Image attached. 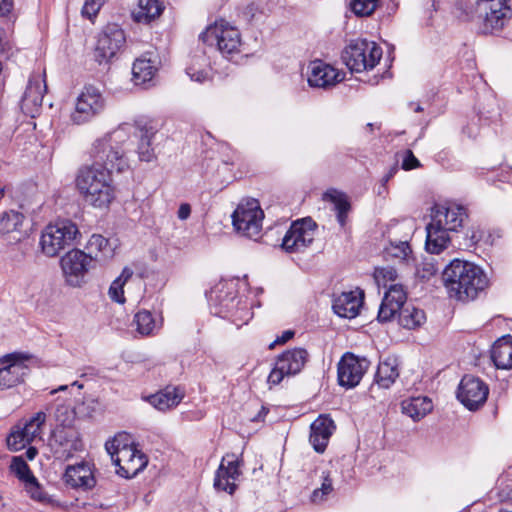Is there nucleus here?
Segmentation results:
<instances>
[{"instance_id": "obj_13", "label": "nucleus", "mask_w": 512, "mask_h": 512, "mask_svg": "<svg viewBox=\"0 0 512 512\" xmlns=\"http://www.w3.org/2000/svg\"><path fill=\"white\" fill-rule=\"evenodd\" d=\"M30 358L24 353H10L3 356L0 362L4 364L0 368V391L10 389L24 382L29 368L25 361Z\"/></svg>"}, {"instance_id": "obj_17", "label": "nucleus", "mask_w": 512, "mask_h": 512, "mask_svg": "<svg viewBox=\"0 0 512 512\" xmlns=\"http://www.w3.org/2000/svg\"><path fill=\"white\" fill-rule=\"evenodd\" d=\"M94 266L91 255L79 249H72L61 258V267L64 274L69 277L72 285L79 284V278L83 277Z\"/></svg>"}, {"instance_id": "obj_1", "label": "nucleus", "mask_w": 512, "mask_h": 512, "mask_svg": "<svg viewBox=\"0 0 512 512\" xmlns=\"http://www.w3.org/2000/svg\"><path fill=\"white\" fill-rule=\"evenodd\" d=\"M442 280L449 297L463 303L475 300L489 286L480 266L458 258L444 268Z\"/></svg>"}, {"instance_id": "obj_27", "label": "nucleus", "mask_w": 512, "mask_h": 512, "mask_svg": "<svg viewBox=\"0 0 512 512\" xmlns=\"http://www.w3.org/2000/svg\"><path fill=\"white\" fill-rule=\"evenodd\" d=\"M111 174L107 170L96 166V163L93 162L91 166H85L79 170L76 177V187L84 197L96 181L107 178Z\"/></svg>"}, {"instance_id": "obj_42", "label": "nucleus", "mask_w": 512, "mask_h": 512, "mask_svg": "<svg viewBox=\"0 0 512 512\" xmlns=\"http://www.w3.org/2000/svg\"><path fill=\"white\" fill-rule=\"evenodd\" d=\"M10 469L24 484L35 477L27 462L21 456H14L12 458Z\"/></svg>"}, {"instance_id": "obj_40", "label": "nucleus", "mask_w": 512, "mask_h": 512, "mask_svg": "<svg viewBox=\"0 0 512 512\" xmlns=\"http://www.w3.org/2000/svg\"><path fill=\"white\" fill-rule=\"evenodd\" d=\"M238 298L235 292H220L216 295L214 303L211 306V311L214 315L222 317L224 312L228 308H233L236 305L235 300Z\"/></svg>"}, {"instance_id": "obj_48", "label": "nucleus", "mask_w": 512, "mask_h": 512, "mask_svg": "<svg viewBox=\"0 0 512 512\" xmlns=\"http://www.w3.org/2000/svg\"><path fill=\"white\" fill-rule=\"evenodd\" d=\"M397 277L396 269L391 266L376 268L374 271V279L379 286L386 287L388 282H394Z\"/></svg>"}, {"instance_id": "obj_51", "label": "nucleus", "mask_w": 512, "mask_h": 512, "mask_svg": "<svg viewBox=\"0 0 512 512\" xmlns=\"http://www.w3.org/2000/svg\"><path fill=\"white\" fill-rule=\"evenodd\" d=\"M333 490L332 479L329 474L323 476V482L319 489H315L311 495V501L313 503L321 502L324 496L331 493Z\"/></svg>"}, {"instance_id": "obj_49", "label": "nucleus", "mask_w": 512, "mask_h": 512, "mask_svg": "<svg viewBox=\"0 0 512 512\" xmlns=\"http://www.w3.org/2000/svg\"><path fill=\"white\" fill-rule=\"evenodd\" d=\"M29 443L30 439L20 429L12 431L7 437V446L11 451H19Z\"/></svg>"}, {"instance_id": "obj_23", "label": "nucleus", "mask_w": 512, "mask_h": 512, "mask_svg": "<svg viewBox=\"0 0 512 512\" xmlns=\"http://www.w3.org/2000/svg\"><path fill=\"white\" fill-rule=\"evenodd\" d=\"M64 480L70 487L81 488L84 491L90 490L96 485L90 468L84 463L67 467Z\"/></svg>"}, {"instance_id": "obj_22", "label": "nucleus", "mask_w": 512, "mask_h": 512, "mask_svg": "<svg viewBox=\"0 0 512 512\" xmlns=\"http://www.w3.org/2000/svg\"><path fill=\"white\" fill-rule=\"evenodd\" d=\"M111 181V176L96 181L84 196L85 201L94 207H107L115 197L114 187L111 185Z\"/></svg>"}, {"instance_id": "obj_63", "label": "nucleus", "mask_w": 512, "mask_h": 512, "mask_svg": "<svg viewBox=\"0 0 512 512\" xmlns=\"http://www.w3.org/2000/svg\"><path fill=\"white\" fill-rule=\"evenodd\" d=\"M268 412H269V409L262 406L259 413L255 417L252 418V421L259 422V421L264 420V418L268 414Z\"/></svg>"}, {"instance_id": "obj_16", "label": "nucleus", "mask_w": 512, "mask_h": 512, "mask_svg": "<svg viewBox=\"0 0 512 512\" xmlns=\"http://www.w3.org/2000/svg\"><path fill=\"white\" fill-rule=\"evenodd\" d=\"M147 457L133 445L123 444L120 455L114 459L117 474L124 478L136 476L147 466Z\"/></svg>"}, {"instance_id": "obj_4", "label": "nucleus", "mask_w": 512, "mask_h": 512, "mask_svg": "<svg viewBox=\"0 0 512 512\" xmlns=\"http://www.w3.org/2000/svg\"><path fill=\"white\" fill-rule=\"evenodd\" d=\"M79 236L78 226L69 219H61L50 223L41 234L40 246L42 252L48 257H55L66 248L74 246Z\"/></svg>"}, {"instance_id": "obj_15", "label": "nucleus", "mask_w": 512, "mask_h": 512, "mask_svg": "<svg viewBox=\"0 0 512 512\" xmlns=\"http://www.w3.org/2000/svg\"><path fill=\"white\" fill-rule=\"evenodd\" d=\"M242 464V459L233 453L223 456L214 478L215 489L225 491L230 495L234 494L237 489L235 481L242 474L240 470Z\"/></svg>"}, {"instance_id": "obj_9", "label": "nucleus", "mask_w": 512, "mask_h": 512, "mask_svg": "<svg viewBox=\"0 0 512 512\" xmlns=\"http://www.w3.org/2000/svg\"><path fill=\"white\" fill-rule=\"evenodd\" d=\"M126 37L123 29L116 23L107 24L99 34L94 50L95 60L99 63H109L124 47Z\"/></svg>"}, {"instance_id": "obj_5", "label": "nucleus", "mask_w": 512, "mask_h": 512, "mask_svg": "<svg viewBox=\"0 0 512 512\" xmlns=\"http://www.w3.org/2000/svg\"><path fill=\"white\" fill-rule=\"evenodd\" d=\"M382 48L366 39L351 40L343 49L341 59L351 72L372 70L382 57Z\"/></svg>"}, {"instance_id": "obj_3", "label": "nucleus", "mask_w": 512, "mask_h": 512, "mask_svg": "<svg viewBox=\"0 0 512 512\" xmlns=\"http://www.w3.org/2000/svg\"><path fill=\"white\" fill-rule=\"evenodd\" d=\"M127 140L128 134L123 127L97 139L91 150L93 162L110 173L124 171L128 168L125 147Z\"/></svg>"}, {"instance_id": "obj_46", "label": "nucleus", "mask_w": 512, "mask_h": 512, "mask_svg": "<svg viewBox=\"0 0 512 512\" xmlns=\"http://www.w3.org/2000/svg\"><path fill=\"white\" fill-rule=\"evenodd\" d=\"M437 272L438 267L435 260L433 258H426L421 264L417 265L415 274L424 282L435 276Z\"/></svg>"}, {"instance_id": "obj_54", "label": "nucleus", "mask_w": 512, "mask_h": 512, "mask_svg": "<svg viewBox=\"0 0 512 512\" xmlns=\"http://www.w3.org/2000/svg\"><path fill=\"white\" fill-rule=\"evenodd\" d=\"M285 376H289L288 372L278 364V361H276L274 368L268 376L267 382L270 386L278 385Z\"/></svg>"}, {"instance_id": "obj_32", "label": "nucleus", "mask_w": 512, "mask_h": 512, "mask_svg": "<svg viewBox=\"0 0 512 512\" xmlns=\"http://www.w3.org/2000/svg\"><path fill=\"white\" fill-rule=\"evenodd\" d=\"M157 67L155 61L151 58H147L146 55L136 59L132 67V80L135 85H145L152 81Z\"/></svg>"}, {"instance_id": "obj_59", "label": "nucleus", "mask_w": 512, "mask_h": 512, "mask_svg": "<svg viewBox=\"0 0 512 512\" xmlns=\"http://www.w3.org/2000/svg\"><path fill=\"white\" fill-rule=\"evenodd\" d=\"M13 9V0H0V17L7 16Z\"/></svg>"}, {"instance_id": "obj_34", "label": "nucleus", "mask_w": 512, "mask_h": 512, "mask_svg": "<svg viewBox=\"0 0 512 512\" xmlns=\"http://www.w3.org/2000/svg\"><path fill=\"white\" fill-rule=\"evenodd\" d=\"M399 377L396 359H386L380 362L375 374L376 383L382 388H389Z\"/></svg>"}, {"instance_id": "obj_20", "label": "nucleus", "mask_w": 512, "mask_h": 512, "mask_svg": "<svg viewBox=\"0 0 512 512\" xmlns=\"http://www.w3.org/2000/svg\"><path fill=\"white\" fill-rule=\"evenodd\" d=\"M136 135L140 138L137 153L141 161L150 162L155 158L152 139L158 131L156 121L146 117L135 120Z\"/></svg>"}, {"instance_id": "obj_12", "label": "nucleus", "mask_w": 512, "mask_h": 512, "mask_svg": "<svg viewBox=\"0 0 512 512\" xmlns=\"http://www.w3.org/2000/svg\"><path fill=\"white\" fill-rule=\"evenodd\" d=\"M370 366L365 357L346 352L337 365L338 384L346 389L355 388Z\"/></svg>"}, {"instance_id": "obj_64", "label": "nucleus", "mask_w": 512, "mask_h": 512, "mask_svg": "<svg viewBox=\"0 0 512 512\" xmlns=\"http://www.w3.org/2000/svg\"><path fill=\"white\" fill-rule=\"evenodd\" d=\"M38 451L35 447H29L27 450H26V457L29 459V460H33L36 455H37Z\"/></svg>"}, {"instance_id": "obj_25", "label": "nucleus", "mask_w": 512, "mask_h": 512, "mask_svg": "<svg viewBox=\"0 0 512 512\" xmlns=\"http://www.w3.org/2000/svg\"><path fill=\"white\" fill-rule=\"evenodd\" d=\"M309 358L306 349L296 347L284 351L277 357L278 364L284 368L288 375L294 376L302 371Z\"/></svg>"}, {"instance_id": "obj_35", "label": "nucleus", "mask_w": 512, "mask_h": 512, "mask_svg": "<svg viewBox=\"0 0 512 512\" xmlns=\"http://www.w3.org/2000/svg\"><path fill=\"white\" fill-rule=\"evenodd\" d=\"M423 310L416 308L412 304H406L400 308L398 314V323L406 329H415L420 327L425 321Z\"/></svg>"}, {"instance_id": "obj_6", "label": "nucleus", "mask_w": 512, "mask_h": 512, "mask_svg": "<svg viewBox=\"0 0 512 512\" xmlns=\"http://www.w3.org/2000/svg\"><path fill=\"white\" fill-rule=\"evenodd\" d=\"M510 0H477L475 13L484 34L501 31L512 18Z\"/></svg>"}, {"instance_id": "obj_62", "label": "nucleus", "mask_w": 512, "mask_h": 512, "mask_svg": "<svg viewBox=\"0 0 512 512\" xmlns=\"http://www.w3.org/2000/svg\"><path fill=\"white\" fill-rule=\"evenodd\" d=\"M398 171V166L397 164H394L390 169L389 171L387 172V174L382 178V184L381 186L383 188H385L387 182L392 179L394 177V175L397 173Z\"/></svg>"}, {"instance_id": "obj_31", "label": "nucleus", "mask_w": 512, "mask_h": 512, "mask_svg": "<svg viewBox=\"0 0 512 512\" xmlns=\"http://www.w3.org/2000/svg\"><path fill=\"white\" fill-rule=\"evenodd\" d=\"M403 414L419 421L425 417L433 408L432 401L426 396L412 397L402 401Z\"/></svg>"}, {"instance_id": "obj_36", "label": "nucleus", "mask_w": 512, "mask_h": 512, "mask_svg": "<svg viewBox=\"0 0 512 512\" xmlns=\"http://www.w3.org/2000/svg\"><path fill=\"white\" fill-rule=\"evenodd\" d=\"M209 61L205 52L191 57L190 64L186 68L187 75L193 81L204 82L209 78Z\"/></svg>"}, {"instance_id": "obj_57", "label": "nucleus", "mask_w": 512, "mask_h": 512, "mask_svg": "<svg viewBox=\"0 0 512 512\" xmlns=\"http://www.w3.org/2000/svg\"><path fill=\"white\" fill-rule=\"evenodd\" d=\"M122 446L123 445H121L119 440L116 438L109 440L105 443V449L108 452V454H110L113 462L114 459H116V457L120 455V450L122 449Z\"/></svg>"}, {"instance_id": "obj_41", "label": "nucleus", "mask_w": 512, "mask_h": 512, "mask_svg": "<svg viewBox=\"0 0 512 512\" xmlns=\"http://www.w3.org/2000/svg\"><path fill=\"white\" fill-rule=\"evenodd\" d=\"M136 330L143 336L150 335L155 329V319L151 312L147 310L139 311L134 316Z\"/></svg>"}, {"instance_id": "obj_43", "label": "nucleus", "mask_w": 512, "mask_h": 512, "mask_svg": "<svg viewBox=\"0 0 512 512\" xmlns=\"http://www.w3.org/2000/svg\"><path fill=\"white\" fill-rule=\"evenodd\" d=\"M383 299L395 307L402 308L406 302V293L400 284H391L385 292Z\"/></svg>"}, {"instance_id": "obj_56", "label": "nucleus", "mask_w": 512, "mask_h": 512, "mask_svg": "<svg viewBox=\"0 0 512 512\" xmlns=\"http://www.w3.org/2000/svg\"><path fill=\"white\" fill-rule=\"evenodd\" d=\"M420 161L415 157L413 152L411 150H406L404 152L403 160H402V169L409 171L415 168L420 167Z\"/></svg>"}, {"instance_id": "obj_39", "label": "nucleus", "mask_w": 512, "mask_h": 512, "mask_svg": "<svg viewBox=\"0 0 512 512\" xmlns=\"http://www.w3.org/2000/svg\"><path fill=\"white\" fill-rule=\"evenodd\" d=\"M45 421L46 414L43 411H39L19 429L32 442L40 434L41 427Z\"/></svg>"}, {"instance_id": "obj_33", "label": "nucleus", "mask_w": 512, "mask_h": 512, "mask_svg": "<svg viewBox=\"0 0 512 512\" xmlns=\"http://www.w3.org/2000/svg\"><path fill=\"white\" fill-rule=\"evenodd\" d=\"M162 11L163 5L159 0H138V8L132 12V17L137 23L149 24Z\"/></svg>"}, {"instance_id": "obj_53", "label": "nucleus", "mask_w": 512, "mask_h": 512, "mask_svg": "<svg viewBox=\"0 0 512 512\" xmlns=\"http://www.w3.org/2000/svg\"><path fill=\"white\" fill-rule=\"evenodd\" d=\"M101 6L102 0H86L82 7L81 14L83 17L91 19L97 15Z\"/></svg>"}, {"instance_id": "obj_18", "label": "nucleus", "mask_w": 512, "mask_h": 512, "mask_svg": "<svg viewBox=\"0 0 512 512\" xmlns=\"http://www.w3.org/2000/svg\"><path fill=\"white\" fill-rule=\"evenodd\" d=\"M308 72V83L311 87L326 89L343 80L339 71L319 59L309 63Z\"/></svg>"}, {"instance_id": "obj_2", "label": "nucleus", "mask_w": 512, "mask_h": 512, "mask_svg": "<svg viewBox=\"0 0 512 512\" xmlns=\"http://www.w3.org/2000/svg\"><path fill=\"white\" fill-rule=\"evenodd\" d=\"M467 219V209L462 205L435 204L431 209V221L426 226V250L440 254L452 241L449 232H458Z\"/></svg>"}, {"instance_id": "obj_28", "label": "nucleus", "mask_w": 512, "mask_h": 512, "mask_svg": "<svg viewBox=\"0 0 512 512\" xmlns=\"http://www.w3.org/2000/svg\"><path fill=\"white\" fill-rule=\"evenodd\" d=\"M491 359L498 369L512 368V336L498 339L491 349Z\"/></svg>"}, {"instance_id": "obj_21", "label": "nucleus", "mask_w": 512, "mask_h": 512, "mask_svg": "<svg viewBox=\"0 0 512 512\" xmlns=\"http://www.w3.org/2000/svg\"><path fill=\"white\" fill-rule=\"evenodd\" d=\"M335 430L334 421L327 416H319L310 427L309 441L318 453H323Z\"/></svg>"}, {"instance_id": "obj_61", "label": "nucleus", "mask_w": 512, "mask_h": 512, "mask_svg": "<svg viewBox=\"0 0 512 512\" xmlns=\"http://www.w3.org/2000/svg\"><path fill=\"white\" fill-rule=\"evenodd\" d=\"M242 298L241 297H238L235 302H236V305L233 307V308H228L226 310H222L224 312V314L222 315L221 318H224V319H230L232 317L233 314H235V311L236 309H238V307L241 305L242 303Z\"/></svg>"}, {"instance_id": "obj_10", "label": "nucleus", "mask_w": 512, "mask_h": 512, "mask_svg": "<svg viewBox=\"0 0 512 512\" xmlns=\"http://www.w3.org/2000/svg\"><path fill=\"white\" fill-rule=\"evenodd\" d=\"M317 224L310 217L294 221L282 240V248L289 253L303 252L314 241Z\"/></svg>"}, {"instance_id": "obj_11", "label": "nucleus", "mask_w": 512, "mask_h": 512, "mask_svg": "<svg viewBox=\"0 0 512 512\" xmlns=\"http://www.w3.org/2000/svg\"><path fill=\"white\" fill-rule=\"evenodd\" d=\"M104 105L105 101L99 90L91 85L85 86L77 97L71 120L77 125L84 124L100 114Z\"/></svg>"}, {"instance_id": "obj_47", "label": "nucleus", "mask_w": 512, "mask_h": 512, "mask_svg": "<svg viewBox=\"0 0 512 512\" xmlns=\"http://www.w3.org/2000/svg\"><path fill=\"white\" fill-rule=\"evenodd\" d=\"M252 316L253 313L247 301L242 300L241 305L236 309L235 314H233L229 320L237 327H241L242 325L247 324Z\"/></svg>"}, {"instance_id": "obj_44", "label": "nucleus", "mask_w": 512, "mask_h": 512, "mask_svg": "<svg viewBox=\"0 0 512 512\" xmlns=\"http://www.w3.org/2000/svg\"><path fill=\"white\" fill-rule=\"evenodd\" d=\"M379 0H352L351 10L359 17L370 16L377 8Z\"/></svg>"}, {"instance_id": "obj_52", "label": "nucleus", "mask_w": 512, "mask_h": 512, "mask_svg": "<svg viewBox=\"0 0 512 512\" xmlns=\"http://www.w3.org/2000/svg\"><path fill=\"white\" fill-rule=\"evenodd\" d=\"M484 231L479 228L472 227L467 230L464 237V246L467 248L475 246L477 243L482 241Z\"/></svg>"}, {"instance_id": "obj_37", "label": "nucleus", "mask_w": 512, "mask_h": 512, "mask_svg": "<svg viewBox=\"0 0 512 512\" xmlns=\"http://www.w3.org/2000/svg\"><path fill=\"white\" fill-rule=\"evenodd\" d=\"M134 272L129 267H124L121 274L111 283L108 289L109 298L118 304H124L126 298L124 296V286L133 276Z\"/></svg>"}, {"instance_id": "obj_24", "label": "nucleus", "mask_w": 512, "mask_h": 512, "mask_svg": "<svg viewBox=\"0 0 512 512\" xmlns=\"http://www.w3.org/2000/svg\"><path fill=\"white\" fill-rule=\"evenodd\" d=\"M184 392L175 386H167L159 392L148 396L147 401L159 411L175 408L183 399Z\"/></svg>"}, {"instance_id": "obj_38", "label": "nucleus", "mask_w": 512, "mask_h": 512, "mask_svg": "<svg viewBox=\"0 0 512 512\" xmlns=\"http://www.w3.org/2000/svg\"><path fill=\"white\" fill-rule=\"evenodd\" d=\"M24 219V214L19 211H4L0 214V234L19 232L21 230Z\"/></svg>"}, {"instance_id": "obj_14", "label": "nucleus", "mask_w": 512, "mask_h": 512, "mask_svg": "<svg viewBox=\"0 0 512 512\" xmlns=\"http://www.w3.org/2000/svg\"><path fill=\"white\" fill-rule=\"evenodd\" d=\"M458 400L469 410H477L488 397L489 388L480 378L473 375H465L457 389Z\"/></svg>"}, {"instance_id": "obj_45", "label": "nucleus", "mask_w": 512, "mask_h": 512, "mask_svg": "<svg viewBox=\"0 0 512 512\" xmlns=\"http://www.w3.org/2000/svg\"><path fill=\"white\" fill-rule=\"evenodd\" d=\"M25 488L33 500L38 501L43 504L50 503L51 499H50L49 495L40 486L36 477L31 478L30 481L25 483Z\"/></svg>"}, {"instance_id": "obj_8", "label": "nucleus", "mask_w": 512, "mask_h": 512, "mask_svg": "<svg viewBox=\"0 0 512 512\" xmlns=\"http://www.w3.org/2000/svg\"><path fill=\"white\" fill-rule=\"evenodd\" d=\"M199 40L209 46L216 45L223 55L238 52L241 45L239 30L226 22L209 26L199 35Z\"/></svg>"}, {"instance_id": "obj_30", "label": "nucleus", "mask_w": 512, "mask_h": 512, "mask_svg": "<svg viewBox=\"0 0 512 512\" xmlns=\"http://www.w3.org/2000/svg\"><path fill=\"white\" fill-rule=\"evenodd\" d=\"M323 200L334 204L337 222L342 228L345 227L348 220V214L352 208L347 195L343 192L337 191L336 189H330L323 194Z\"/></svg>"}, {"instance_id": "obj_7", "label": "nucleus", "mask_w": 512, "mask_h": 512, "mask_svg": "<svg viewBox=\"0 0 512 512\" xmlns=\"http://www.w3.org/2000/svg\"><path fill=\"white\" fill-rule=\"evenodd\" d=\"M263 219L264 212L256 199L243 200L232 214L235 230L250 239L260 236Z\"/></svg>"}, {"instance_id": "obj_50", "label": "nucleus", "mask_w": 512, "mask_h": 512, "mask_svg": "<svg viewBox=\"0 0 512 512\" xmlns=\"http://www.w3.org/2000/svg\"><path fill=\"white\" fill-rule=\"evenodd\" d=\"M400 308L395 307V305L386 302L384 299L380 305L377 319L379 322H389L391 321L396 314H399Z\"/></svg>"}, {"instance_id": "obj_26", "label": "nucleus", "mask_w": 512, "mask_h": 512, "mask_svg": "<svg viewBox=\"0 0 512 512\" xmlns=\"http://www.w3.org/2000/svg\"><path fill=\"white\" fill-rule=\"evenodd\" d=\"M362 301L353 291L343 292L333 300V311L339 317L352 319L359 314Z\"/></svg>"}, {"instance_id": "obj_55", "label": "nucleus", "mask_w": 512, "mask_h": 512, "mask_svg": "<svg viewBox=\"0 0 512 512\" xmlns=\"http://www.w3.org/2000/svg\"><path fill=\"white\" fill-rule=\"evenodd\" d=\"M411 252V247L406 241L400 242L398 245L395 246L392 245L390 250V254L393 257L399 258L401 260H406Z\"/></svg>"}, {"instance_id": "obj_19", "label": "nucleus", "mask_w": 512, "mask_h": 512, "mask_svg": "<svg viewBox=\"0 0 512 512\" xmlns=\"http://www.w3.org/2000/svg\"><path fill=\"white\" fill-rule=\"evenodd\" d=\"M51 441L55 447V453L65 458L72 457L75 452L83 450L80 434L74 428L57 427L52 433Z\"/></svg>"}, {"instance_id": "obj_58", "label": "nucleus", "mask_w": 512, "mask_h": 512, "mask_svg": "<svg viewBox=\"0 0 512 512\" xmlns=\"http://www.w3.org/2000/svg\"><path fill=\"white\" fill-rule=\"evenodd\" d=\"M295 335V332L293 330H286L282 333L281 336H278L274 342H272L269 345V348L272 349L275 347V345H282L288 342L290 339H292Z\"/></svg>"}, {"instance_id": "obj_60", "label": "nucleus", "mask_w": 512, "mask_h": 512, "mask_svg": "<svg viewBox=\"0 0 512 512\" xmlns=\"http://www.w3.org/2000/svg\"><path fill=\"white\" fill-rule=\"evenodd\" d=\"M191 214V206L188 203H182L178 209L177 216L180 220H186Z\"/></svg>"}, {"instance_id": "obj_29", "label": "nucleus", "mask_w": 512, "mask_h": 512, "mask_svg": "<svg viewBox=\"0 0 512 512\" xmlns=\"http://www.w3.org/2000/svg\"><path fill=\"white\" fill-rule=\"evenodd\" d=\"M86 249L94 263L107 261L114 256V247L100 234H93L90 237Z\"/></svg>"}]
</instances>
